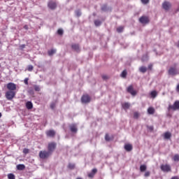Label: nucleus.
Returning <instances> with one entry per match:
<instances>
[{
	"instance_id": "obj_4",
	"label": "nucleus",
	"mask_w": 179,
	"mask_h": 179,
	"mask_svg": "<svg viewBox=\"0 0 179 179\" xmlns=\"http://www.w3.org/2000/svg\"><path fill=\"white\" fill-rule=\"evenodd\" d=\"M168 73L171 76H176V75H179V70L174 67H171L169 69Z\"/></svg>"
},
{
	"instance_id": "obj_8",
	"label": "nucleus",
	"mask_w": 179,
	"mask_h": 179,
	"mask_svg": "<svg viewBox=\"0 0 179 179\" xmlns=\"http://www.w3.org/2000/svg\"><path fill=\"white\" fill-rule=\"evenodd\" d=\"M127 92L131 94V96H136V91L134 90V87L132 85H129L127 90Z\"/></svg>"
},
{
	"instance_id": "obj_1",
	"label": "nucleus",
	"mask_w": 179,
	"mask_h": 179,
	"mask_svg": "<svg viewBox=\"0 0 179 179\" xmlns=\"http://www.w3.org/2000/svg\"><path fill=\"white\" fill-rule=\"evenodd\" d=\"M6 89L8 90V91L6 92V99L7 100H13L15 99V96H16V89L17 85L16 84L13 83H8L6 85Z\"/></svg>"
},
{
	"instance_id": "obj_38",
	"label": "nucleus",
	"mask_w": 179,
	"mask_h": 179,
	"mask_svg": "<svg viewBox=\"0 0 179 179\" xmlns=\"http://www.w3.org/2000/svg\"><path fill=\"white\" fill-rule=\"evenodd\" d=\"M101 10H103V12H107V10H108L107 5H103V6L101 7Z\"/></svg>"
},
{
	"instance_id": "obj_10",
	"label": "nucleus",
	"mask_w": 179,
	"mask_h": 179,
	"mask_svg": "<svg viewBox=\"0 0 179 179\" xmlns=\"http://www.w3.org/2000/svg\"><path fill=\"white\" fill-rule=\"evenodd\" d=\"M69 128L71 132H73V134H76V132H78V127H76V124H73L70 125Z\"/></svg>"
},
{
	"instance_id": "obj_53",
	"label": "nucleus",
	"mask_w": 179,
	"mask_h": 179,
	"mask_svg": "<svg viewBox=\"0 0 179 179\" xmlns=\"http://www.w3.org/2000/svg\"><path fill=\"white\" fill-rule=\"evenodd\" d=\"M0 68H1V64H0Z\"/></svg>"
},
{
	"instance_id": "obj_11",
	"label": "nucleus",
	"mask_w": 179,
	"mask_h": 179,
	"mask_svg": "<svg viewBox=\"0 0 179 179\" xmlns=\"http://www.w3.org/2000/svg\"><path fill=\"white\" fill-rule=\"evenodd\" d=\"M48 6L50 9H52L53 10L54 9H55V8H57V3L54 1H50L48 3Z\"/></svg>"
},
{
	"instance_id": "obj_17",
	"label": "nucleus",
	"mask_w": 179,
	"mask_h": 179,
	"mask_svg": "<svg viewBox=\"0 0 179 179\" xmlns=\"http://www.w3.org/2000/svg\"><path fill=\"white\" fill-rule=\"evenodd\" d=\"M56 52H57V49H51L48 51V54L49 57H52V55L54 54H55Z\"/></svg>"
},
{
	"instance_id": "obj_37",
	"label": "nucleus",
	"mask_w": 179,
	"mask_h": 179,
	"mask_svg": "<svg viewBox=\"0 0 179 179\" xmlns=\"http://www.w3.org/2000/svg\"><path fill=\"white\" fill-rule=\"evenodd\" d=\"M8 179H15V175L13 173H9L8 175Z\"/></svg>"
},
{
	"instance_id": "obj_9",
	"label": "nucleus",
	"mask_w": 179,
	"mask_h": 179,
	"mask_svg": "<svg viewBox=\"0 0 179 179\" xmlns=\"http://www.w3.org/2000/svg\"><path fill=\"white\" fill-rule=\"evenodd\" d=\"M82 103H90V96L89 95H83L81 98Z\"/></svg>"
},
{
	"instance_id": "obj_30",
	"label": "nucleus",
	"mask_w": 179,
	"mask_h": 179,
	"mask_svg": "<svg viewBox=\"0 0 179 179\" xmlns=\"http://www.w3.org/2000/svg\"><path fill=\"white\" fill-rule=\"evenodd\" d=\"M94 24L96 27L101 26V21L96 20L94 21Z\"/></svg>"
},
{
	"instance_id": "obj_14",
	"label": "nucleus",
	"mask_w": 179,
	"mask_h": 179,
	"mask_svg": "<svg viewBox=\"0 0 179 179\" xmlns=\"http://www.w3.org/2000/svg\"><path fill=\"white\" fill-rule=\"evenodd\" d=\"M71 48H73V50H74V51H76V52H79L80 51V48H79L78 44L72 45Z\"/></svg>"
},
{
	"instance_id": "obj_40",
	"label": "nucleus",
	"mask_w": 179,
	"mask_h": 179,
	"mask_svg": "<svg viewBox=\"0 0 179 179\" xmlns=\"http://www.w3.org/2000/svg\"><path fill=\"white\" fill-rule=\"evenodd\" d=\"M22 152L24 155H27V153L29 152V150L27 148H24Z\"/></svg>"
},
{
	"instance_id": "obj_27",
	"label": "nucleus",
	"mask_w": 179,
	"mask_h": 179,
	"mask_svg": "<svg viewBox=\"0 0 179 179\" xmlns=\"http://www.w3.org/2000/svg\"><path fill=\"white\" fill-rule=\"evenodd\" d=\"M76 13V16H77L78 17H80V16H82V12L80 11V10H76L75 11Z\"/></svg>"
},
{
	"instance_id": "obj_39",
	"label": "nucleus",
	"mask_w": 179,
	"mask_h": 179,
	"mask_svg": "<svg viewBox=\"0 0 179 179\" xmlns=\"http://www.w3.org/2000/svg\"><path fill=\"white\" fill-rule=\"evenodd\" d=\"M68 167H69V169H70L71 170H73V169H75V164H69Z\"/></svg>"
},
{
	"instance_id": "obj_2",
	"label": "nucleus",
	"mask_w": 179,
	"mask_h": 179,
	"mask_svg": "<svg viewBox=\"0 0 179 179\" xmlns=\"http://www.w3.org/2000/svg\"><path fill=\"white\" fill-rule=\"evenodd\" d=\"M55 148H57V143L55 142L49 143L48 146V152H45V157H50L51 155H52V152L55 150Z\"/></svg>"
},
{
	"instance_id": "obj_41",
	"label": "nucleus",
	"mask_w": 179,
	"mask_h": 179,
	"mask_svg": "<svg viewBox=\"0 0 179 179\" xmlns=\"http://www.w3.org/2000/svg\"><path fill=\"white\" fill-rule=\"evenodd\" d=\"M24 48H26V45L22 44L20 45V50H23Z\"/></svg>"
},
{
	"instance_id": "obj_45",
	"label": "nucleus",
	"mask_w": 179,
	"mask_h": 179,
	"mask_svg": "<svg viewBox=\"0 0 179 179\" xmlns=\"http://www.w3.org/2000/svg\"><path fill=\"white\" fill-rule=\"evenodd\" d=\"M148 129H149V131H150L152 132V131H153L154 127L153 126H148L147 127Z\"/></svg>"
},
{
	"instance_id": "obj_15",
	"label": "nucleus",
	"mask_w": 179,
	"mask_h": 179,
	"mask_svg": "<svg viewBox=\"0 0 179 179\" xmlns=\"http://www.w3.org/2000/svg\"><path fill=\"white\" fill-rule=\"evenodd\" d=\"M47 136H50V138H52V136H55V131L54 130H50L46 132Z\"/></svg>"
},
{
	"instance_id": "obj_29",
	"label": "nucleus",
	"mask_w": 179,
	"mask_h": 179,
	"mask_svg": "<svg viewBox=\"0 0 179 179\" xmlns=\"http://www.w3.org/2000/svg\"><path fill=\"white\" fill-rule=\"evenodd\" d=\"M117 33H122L124 31V27H119L117 28Z\"/></svg>"
},
{
	"instance_id": "obj_18",
	"label": "nucleus",
	"mask_w": 179,
	"mask_h": 179,
	"mask_svg": "<svg viewBox=\"0 0 179 179\" xmlns=\"http://www.w3.org/2000/svg\"><path fill=\"white\" fill-rule=\"evenodd\" d=\"M164 139H170L171 138V133L166 131L164 134Z\"/></svg>"
},
{
	"instance_id": "obj_33",
	"label": "nucleus",
	"mask_w": 179,
	"mask_h": 179,
	"mask_svg": "<svg viewBox=\"0 0 179 179\" xmlns=\"http://www.w3.org/2000/svg\"><path fill=\"white\" fill-rule=\"evenodd\" d=\"M134 118H135L136 120H138L139 118V113L134 112Z\"/></svg>"
},
{
	"instance_id": "obj_25",
	"label": "nucleus",
	"mask_w": 179,
	"mask_h": 179,
	"mask_svg": "<svg viewBox=\"0 0 179 179\" xmlns=\"http://www.w3.org/2000/svg\"><path fill=\"white\" fill-rule=\"evenodd\" d=\"M41 159H45V152L41 151L39 153Z\"/></svg>"
},
{
	"instance_id": "obj_22",
	"label": "nucleus",
	"mask_w": 179,
	"mask_h": 179,
	"mask_svg": "<svg viewBox=\"0 0 179 179\" xmlns=\"http://www.w3.org/2000/svg\"><path fill=\"white\" fill-rule=\"evenodd\" d=\"M148 114H150V115L155 114V108L153 107H150L148 109Z\"/></svg>"
},
{
	"instance_id": "obj_48",
	"label": "nucleus",
	"mask_w": 179,
	"mask_h": 179,
	"mask_svg": "<svg viewBox=\"0 0 179 179\" xmlns=\"http://www.w3.org/2000/svg\"><path fill=\"white\" fill-rule=\"evenodd\" d=\"M24 29L25 30H29V26H28V25H24Z\"/></svg>"
},
{
	"instance_id": "obj_16",
	"label": "nucleus",
	"mask_w": 179,
	"mask_h": 179,
	"mask_svg": "<svg viewBox=\"0 0 179 179\" xmlns=\"http://www.w3.org/2000/svg\"><path fill=\"white\" fill-rule=\"evenodd\" d=\"M26 108L27 110H31V108H33V103H31V101H27L26 103Z\"/></svg>"
},
{
	"instance_id": "obj_13",
	"label": "nucleus",
	"mask_w": 179,
	"mask_h": 179,
	"mask_svg": "<svg viewBox=\"0 0 179 179\" xmlns=\"http://www.w3.org/2000/svg\"><path fill=\"white\" fill-rule=\"evenodd\" d=\"M96 173H97V169H93L92 170V172L88 173V177L90 178H93L94 177V174H96Z\"/></svg>"
},
{
	"instance_id": "obj_46",
	"label": "nucleus",
	"mask_w": 179,
	"mask_h": 179,
	"mask_svg": "<svg viewBox=\"0 0 179 179\" xmlns=\"http://www.w3.org/2000/svg\"><path fill=\"white\" fill-rule=\"evenodd\" d=\"M105 139L106 141H110V136H108V134H106Z\"/></svg>"
},
{
	"instance_id": "obj_6",
	"label": "nucleus",
	"mask_w": 179,
	"mask_h": 179,
	"mask_svg": "<svg viewBox=\"0 0 179 179\" xmlns=\"http://www.w3.org/2000/svg\"><path fill=\"white\" fill-rule=\"evenodd\" d=\"M140 23H142V24H148L149 23V17L146 16H142L139 18Z\"/></svg>"
},
{
	"instance_id": "obj_28",
	"label": "nucleus",
	"mask_w": 179,
	"mask_h": 179,
	"mask_svg": "<svg viewBox=\"0 0 179 179\" xmlns=\"http://www.w3.org/2000/svg\"><path fill=\"white\" fill-rule=\"evenodd\" d=\"M148 59H149V57L148 56V55H143L141 58V61H143V62L148 61Z\"/></svg>"
},
{
	"instance_id": "obj_23",
	"label": "nucleus",
	"mask_w": 179,
	"mask_h": 179,
	"mask_svg": "<svg viewBox=\"0 0 179 179\" xmlns=\"http://www.w3.org/2000/svg\"><path fill=\"white\" fill-rule=\"evenodd\" d=\"M139 71L140 72H141L142 73H146V71H148V68L146 66H141L139 68Z\"/></svg>"
},
{
	"instance_id": "obj_52",
	"label": "nucleus",
	"mask_w": 179,
	"mask_h": 179,
	"mask_svg": "<svg viewBox=\"0 0 179 179\" xmlns=\"http://www.w3.org/2000/svg\"><path fill=\"white\" fill-rule=\"evenodd\" d=\"M76 179H83L82 178H77Z\"/></svg>"
},
{
	"instance_id": "obj_7",
	"label": "nucleus",
	"mask_w": 179,
	"mask_h": 179,
	"mask_svg": "<svg viewBox=\"0 0 179 179\" xmlns=\"http://www.w3.org/2000/svg\"><path fill=\"white\" fill-rule=\"evenodd\" d=\"M162 8L164 10H170V8H171V3L169 1H164L162 3Z\"/></svg>"
},
{
	"instance_id": "obj_5",
	"label": "nucleus",
	"mask_w": 179,
	"mask_h": 179,
	"mask_svg": "<svg viewBox=\"0 0 179 179\" xmlns=\"http://www.w3.org/2000/svg\"><path fill=\"white\" fill-rule=\"evenodd\" d=\"M160 169L162 171H164V173H169V171H171V166L169 164H162L161 165Z\"/></svg>"
},
{
	"instance_id": "obj_19",
	"label": "nucleus",
	"mask_w": 179,
	"mask_h": 179,
	"mask_svg": "<svg viewBox=\"0 0 179 179\" xmlns=\"http://www.w3.org/2000/svg\"><path fill=\"white\" fill-rule=\"evenodd\" d=\"M26 169V166L24 164H18L17 165V170H24Z\"/></svg>"
},
{
	"instance_id": "obj_3",
	"label": "nucleus",
	"mask_w": 179,
	"mask_h": 179,
	"mask_svg": "<svg viewBox=\"0 0 179 179\" xmlns=\"http://www.w3.org/2000/svg\"><path fill=\"white\" fill-rule=\"evenodd\" d=\"M177 111L179 110V101H176L173 105H169L168 110L169 111Z\"/></svg>"
},
{
	"instance_id": "obj_44",
	"label": "nucleus",
	"mask_w": 179,
	"mask_h": 179,
	"mask_svg": "<svg viewBox=\"0 0 179 179\" xmlns=\"http://www.w3.org/2000/svg\"><path fill=\"white\" fill-rule=\"evenodd\" d=\"M150 176V171H146L144 174V177H149Z\"/></svg>"
},
{
	"instance_id": "obj_36",
	"label": "nucleus",
	"mask_w": 179,
	"mask_h": 179,
	"mask_svg": "<svg viewBox=\"0 0 179 179\" xmlns=\"http://www.w3.org/2000/svg\"><path fill=\"white\" fill-rule=\"evenodd\" d=\"M173 160L174 162H179V155L178 154L174 155Z\"/></svg>"
},
{
	"instance_id": "obj_51",
	"label": "nucleus",
	"mask_w": 179,
	"mask_h": 179,
	"mask_svg": "<svg viewBox=\"0 0 179 179\" xmlns=\"http://www.w3.org/2000/svg\"><path fill=\"white\" fill-rule=\"evenodd\" d=\"M1 117H2V113H0V118H1Z\"/></svg>"
},
{
	"instance_id": "obj_43",
	"label": "nucleus",
	"mask_w": 179,
	"mask_h": 179,
	"mask_svg": "<svg viewBox=\"0 0 179 179\" xmlns=\"http://www.w3.org/2000/svg\"><path fill=\"white\" fill-rule=\"evenodd\" d=\"M50 108L52 110H54V108H55V102H52L51 104H50Z\"/></svg>"
},
{
	"instance_id": "obj_35",
	"label": "nucleus",
	"mask_w": 179,
	"mask_h": 179,
	"mask_svg": "<svg viewBox=\"0 0 179 179\" xmlns=\"http://www.w3.org/2000/svg\"><path fill=\"white\" fill-rule=\"evenodd\" d=\"M34 69V67L32 65L28 66L27 71H29V72H31V71H33Z\"/></svg>"
},
{
	"instance_id": "obj_21",
	"label": "nucleus",
	"mask_w": 179,
	"mask_h": 179,
	"mask_svg": "<svg viewBox=\"0 0 179 179\" xmlns=\"http://www.w3.org/2000/svg\"><path fill=\"white\" fill-rule=\"evenodd\" d=\"M131 104H129V103L128 102H126L122 104V108H124V110H128V108H129Z\"/></svg>"
},
{
	"instance_id": "obj_34",
	"label": "nucleus",
	"mask_w": 179,
	"mask_h": 179,
	"mask_svg": "<svg viewBox=\"0 0 179 179\" xmlns=\"http://www.w3.org/2000/svg\"><path fill=\"white\" fill-rule=\"evenodd\" d=\"M150 0H141L143 5H148Z\"/></svg>"
},
{
	"instance_id": "obj_42",
	"label": "nucleus",
	"mask_w": 179,
	"mask_h": 179,
	"mask_svg": "<svg viewBox=\"0 0 179 179\" xmlns=\"http://www.w3.org/2000/svg\"><path fill=\"white\" fill-rule=\"evenodd\" d=\"M24 85H29V78H24Z\"/></svg>"
},
{
	"instance_id": "obj_32",
	"label": "nucleus",
	"mask_w": 179,
	"mask_h": 179,
	"mask_svg": "<svg viewBox=\"0 0 179 179\" xmlns=\"http://www.w3.org/2000/svg\"><path fill=\"white\" fill-rule=\"evenodd\" d=\"M57 34H59V36H62V34H64V29H58Z\"/></svg>"
},
{
	"instance_id": "obj_50",
	"label": "nucleus",
	"mask_w": 179,
	"mask_h": 179,
	"mask_svg": "<svg viewBox=\"0 0 179 179\" xmlns=\"http://www.w3.org/2000/svg\"><path fill=\"white\" fill-rule=\"evenodd\" d=\"M176 90H177V92H179V84L176 87Z\"/></svg>"
},
{
	"instance_id": "obj_12",
	"label": "nucleus",
	"mask_w": 179,
	"mask_h": 179,
	"mask_svg": "<svg viewBox=\"0 0 179 179\" xmlns=\"http://www.w3.org/2000/svg\"><path fill=\"white\" fill-rule=\"evenodd\" d=\"M124 148L126 152H131V150L133 149L132 144L129 143L125 144Z\"/></svg>"
},
{
	"instance_id": "obj_20",
	"label": "nucleus",
	"mask_w": 179,
	"mask_h": 179,
	"mask_svg": "<svg viewBox=\"0 0 179 179\" xmlns=\"http://www.w3.org/2000/svg\"><path fill=\"white\" fill-rule=\"evenodd\" d=\"M150 96L152 99H156L157 97V92L154 90L150 92Z\"/></svg>"
},
{
	"instance_id": "obj_47",
	"label": "nucleus",
	"mask_w": 179,
	"mask_h": 179,
	"mask_svg": "<svg viewBox=\"0 0 179 179\" xmlns=\"http://www.w3.org/2000/svg\"><path fill=\"white\" fill-rule=\"evenodd\" d=\"M102 78L106 80L107 79H108V77L107 76H102Z\"/></svg>"
},
{
	"instance_id": "obj_49",
	"label": "nucleus",
	"mask_w": 179,
	"mask_h": 179,
	"mask_svg": "<svg viewBox=\"0 0 179 179\" xmlns=\"http://www.w3.org/2000/svg\"><path fill=\"white\" fill-rule=\"evenodd\" d=\"M152 67H153V65H152V64L148 65V69L151 70Z\"/></svg>"
},
{
	"instance_id": "obj_24",
	"label": "nucleus",
	"mask_w": 179,
	"mask_h": 179,
	"mask_svg": "<svg viewBox=\"0 0 179 179\" xmlns=\"http://www.w3.org/2000/svg\"><path fill=\"white\" fill-rule=\"evenodd\" d=\"M127 75H128V72H127V70H124L120 74V76L121 78H123L124 79H125V78H127Z\"/></svg>"
},
{
	"instance_id": "obj_26",
	"label": "nucleus",
	"mask_w": 179,
	"mask_h": 179,
	"mask_svg": "<svg viewBox=\"0 0 179 179\" xmlns=\"http://www.w3.org/2000/svg\"><path fill=\"white\" fill-rule=\"evenodd\" d=\"M146 165H141L140 166V171H141V173H143V171H146Z\"/></svg>"
},
{
	"instance_id": "obj_31",
	"label": "nucleus",
	"mask_w": 179,
	"mask_h": 179,
	"mask_svg": "<svg viewBox=\"0 0 179 179\" xmlns=\"http://www.w3.org/2000/svg\"><path fill=\"white\" fill-rule=\"evenodd\" d=\"M34 89L35 92H40L41 90V88L38 85H34Z\"/></svg>"
}]
</instances>
